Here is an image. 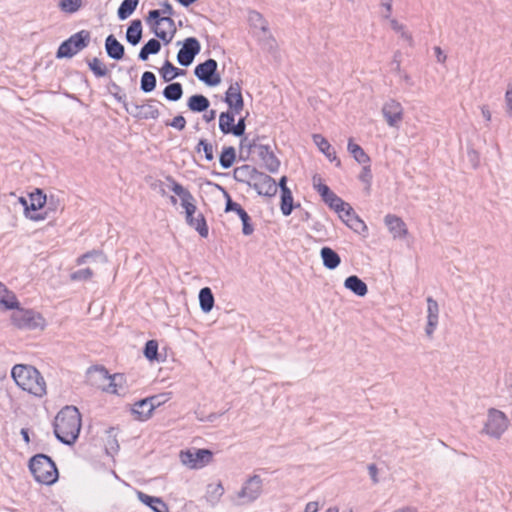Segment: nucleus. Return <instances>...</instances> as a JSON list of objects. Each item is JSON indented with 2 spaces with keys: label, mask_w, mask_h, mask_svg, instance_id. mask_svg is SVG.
Segmentation results:
<instances>
[{
  "label": "nucleus",
  "mask_w": 512,
  "mask_h": 512,
  "mask_svg": "<svg viewBox=\"0 0 512 512\" xmlns=\"http://www.w3.org/2000/svg\"><path fill=\"white\" fill-rule=\"evenodd\" d=\"M54 434L63 444L73 445L81 430V414L75 406H65L55 417Z\"/></svg>",
  "instance_id": "1"
},
{
  "label": "nucleus",
  "mask_w": 512,
  "mask_h": 512,
  "mask_svg": "<svg viewBox=\"0 0 512 512\" xmlns=\"http://www.w3.org/2000/svg\"><path fill=\"white\" fill-rule=\"evenodd\" d=\"M16 385L27 393L42 398L47 394V385L42 374L32 365L16 364L11 370Z\"/></svg>",
  "instance_id": "2"
},
{
  "label": "nucleus",
  "mask_w": 512,
  "mask_h": 512,
  "mask_svg": "<svg viewBox=\"0 0 512 512\" xmlns=\"http://www.w3.org/2000/svg\"><path fill=\"white\" fill-rule=\"evenodd\" d=\"M29 469L35 480L41 484L52 485L58 479L55 462L45 454H36L29 461Z\"/></svg>",
  "instance_id": "3"
},
{
  "label": "nucleus",
  "mask_w": 512,
  "mask_h": 512,
  "mask_svg": "<svg viewBox=\"0 0 512 512\" xmlns=\"http://www.w3.org/2000/svg\"><path fill=\"white\" fill-rule=\"evenodd\" d=\"M262 491L263 480L259 475L254 474L245 480L239 491L230 496V500L235 506L248 505L256 501Z\"/></svg>",
  "instance_id": "4"
},
{
  "label": "nucleus",
  "mask_w": 512,
  "mask_h": 512,
  "mask_svg": "<svg viewBox=\"0 0 512 512\" xmlns=\"http://www.w3.org/2000/svg\"><path fill=\"white\" fill-rule=\"evenodd\" d=\"M510 421L506 414L496 408H489L487 411V420L481 431L493 439H500L508 430Z\"/></svg>",
  "instance_id": "5"
},
{
  "label": "nucleus",
  "mask_w": 512,
  "mask_h": 512,
  "mask_svg": "<svg viewBox=\"0 0 512 512\" xmlns=\"http://www.w3.org/2000/svg\"><path fill=\"white\" fill-rule=\"evenodd\" d=\"M91 34L88 30H81L63 41L56 52L58 59L71 58L89 45Z\"/></svg>",
  "instance_id": "6"
},
{
  "label": "nucleus",
  "mask_w": 512,
  "mask_h": 512,
  "mask_svg": "<svg viewBox=\"0 0 512 512\" xmlns=\"http://www.w3.org/2000/svg\"><path fill=\"white\" fill-rule=\"evenodd\" d=\"M12 323L19 329H43L45 319L38 312L31 309L17 308L11 315Z\"/></svg>",
  "instance_id": "7"
},
{
  "label": "nucleus",
  "mask_w": 512,
  "mask_h": 512,
  "mask_svg": "<svg viewBox=\"0 0 512 512\" xmlns=\"http://www.w3.org/2000/svg\"><path fill=\"white\" fill-rule=\"evenodd\" d=\"M180 460L190 469H201L213 460V453L208 449H188L180 452Z\"/></svg>",
  "instance_id": "8"
},
{
  "label": "nucleus",
  "mask_w": 512,
  "mask_h": 512,
  "mask_svg": "<svg viewBox=\"0 0 512 512\" xmlns=\"http://www.w3.org/2000/svg\"><path fill=\"white\" fill-rule=\"evenodd\" d=\"M218 63L215 59L209 58L198 64L194 69L195 76L208 86H216L221 82L217 73Z\"/></svg>",
  "instance_id": "9"
},
{
  "label": "nucleus",
  "mask_w": 512,
  "mask_h": 512,
  "mask_svg": "<svg viewBox=\"0 0 512 512\" xmlns=\"http://www.w3.org/2000/svg\"><path fill=\"white\" fill-rule=\"evenodd\" d=\"M201 50L200 42L195 37H188L182 42V47L177 53V61L181 66L188 67L194 61Z\"/></svg>",
  "instance_id": "10"
},
{
  "label": "nucleus",
  "mask_w": 512,
  "mask_h": 512,
  "mask_svg": "<svg viewBox=\"0 0 512 512\" xmlns=\"http://www.w3.org/2000/svg\"><path fill=\"white\" fill-rule=\"evenodd\" d=\"M381 111L388 126L399 127L404 115V109L400 102L389 99L383 104Z\"/></svg>",
  "instance_id": "11"
},
{
  "label": "nucleus",
  "mask_w": 512,
  "mask_h": 512,
  "mask_svg": "<svg viewBox=\"0 0 512 512\" xmlns=\"http://www.w3.org/2000/svg\"><path fill=\"white\" fill-rule=\"evenodd\" d=\"M166 180L170 183L171 190L180 197L181 206L186 212H196V200L191 192L178 183L172 176H167Z\"/></svg>",
  "instance_id": "12"
},
{
  "label": "nucleus",
  "mask_w": 512,
  "mask_h": 512,
  "mask_svg": "<svg viewBox=\"0 0 512 512\" xmlns=\"http://www.w3.org/2000/svg\"><path fill=\"white\" fill-rule=\"evenodd\" d=\"M251 188L256 190L259 195L266 197H273L278 191L276 181L271 176L260 171L254 178Z\"/></svg>",
  "instance_id": "13"
},
{
  "label": "nucleus",
  "mask_w": 512,
  "mask_h": 512,
  "mask_svg": "<svg viewBox=\"0 0 512 512\" xmlns=\"http://www.w3.org/2000/svg\"><path fill=\"white\" fill-rule=\"evenodd\" d=\"M252 147L257 149L256 153L260 160L263 162L264 167L271 173L279 170L280 161L275 156L269 145L252 144Z\"/></svg>",
  "instance_id": "14"
},
{
  "label": "nucleus",
  "mask_w": 512,
  "mask_h": 512,
  "mask_svg": "<svg viewBox=\"0 0 512 512\" xmlns=\"http://www.w3.org/2000/svg\"><path fill=\"white\" fill-rule=\"evenodd\" d=\"M225 103L234 113H240L244 108V100L241 93V85L239 82L231 83L225 93Z\"/></svg>",
  "instance_id": "15"
},
{
  "label": "nucleus",
  "mask_w": 512,
  "mask_h": 512,
  "mask_svg": "<svg viewBox=\"0 0 512 512\" xmlns=\"http://www.w3.org/2000/svg\"><path fill=\"white\" fill-rule=\"evenodd\" d=\"M427 301V324L425 334L429 339L433 338V334L438 326L439 321V305L432 297H428Z\"/></svg>",
  "instance_id": "16"
},
{
  "label": "nucleus",
  "mask_w": 512,
  "mask_h": 512,
  "mask_svg": "<svg viewBox=\"0 0 512 512\" xmlns=\"http://www.w3.org/2000/svg\"><path fill=\"white\" fill-rule=\"evenodd\" d=\"M95 373L98 374L99 378L108 382L107 385L101 386L103 390L117 395L125 393V390L120 385L121 381L123 380L122 374H114L112 376L108 375V372L105 368L96 369Z\"/></svg>",
  "instance_id": "17"
},
{
  "label": "nucleus",
  "mask_w": 512,
  "mask_h": 512,
  "mask_svg": "<svg viewBox=\"0 0 512 512\" xmlns=\"http://www.w3.org/2000/svg\"><path fill=\"white\" fill-rule=\"evenodd\" d=\"M146 20L151 25L152 28L167 25L168 30L172 31V34L176 33L174 20L169 15L161 17L160 10H150Z\"/></svg>",
  "instance_id": "18"
},
{
  "label": "nucleus",
  "mask_w": 512,
  "mask_h": 512,
  "mask_svg": "<svg viewBox=\"0 0 512 512\" xmlns=\"http://www.w3.org/2000/svg\"><path fill=\"white\" fill-rule=\"evenodd\" d=\"M384 222L394 238H404L407 235L406 224L401 218L388 214L385 216Z\"/></svg>",
  "instance_id": "19"
},
{
  "label": "nucleus",
  "mask_w": 512,
  "mask_h": 512,
  "mask_svg": "<svg viewBox=\"0 0 512 512\" xmlns=\"http://www.w3.org/2000/svg\"><path fill=\"white\" fill-rule=\"evenodd\" d=\"M137 498L154 512H169L168 505L160 497L150 496L144 492L138 491Z\"/></svg>",
  "instance_id": "20"
},
{
  "label": "nucleus",
  "mask_w": 512,
  "mask_h": 512,
  "mask_svg": "<svg viewBox=\"0 0 512 512\" xmlns=\"http://www.w3.org/2000/svg\"><path fill=\"white\" fill-rule=\"evenodd\" d=\"M196 212H186V222L187 224L194 228L201 237L206 238L209 233V229L205 220V217L202 213H199L196 217L194 216Z\"/></svg>",
  "instance_id": "21"
},
{
  "label": "nucleus",
  "mask_w": 512,
  "mask_h": 512,
  "mask_svg": "<svg viewBox=\"0 0 512 512\" xmlns=\"http://www.w3.org/2000/svg\"><path fill=\"white\" fill-rule=\"evenodd\" d=\"M105 50L107 55L114 60H121L125 54L124 46L112 34L105 39Z\"/></svg>",
  "instance_id": "22"
},
{
  "label": "nucleus",
  "mask_w": 512,
  "mask_h": 512,
  "mask_svg": "<svg viewBox=\"0 0 512 512\" xmlns=\"http://www.w3.org/2000/svg\"><path fill=\"white\" fill-rule=\"evenodd\" d=\"M313 141L319 148V150L329 159L331 162H336V166H341V161L337 158L335 150L332 148L330 143L321 134H314Z\"/></svg>",
  "instance_id": "23"
},
{
  "label": "nucleus",
  "mask_w": 512,
  "mask_h": 512,
  "mask_svg": "<svg viewBox=\"0 0 512 512\" xmlns=\"http://www.w3.org/2000/svg\"><path fill=\"white\" fill-rule=\"evenodd\" d=\"M258 172L259 171L256 168L250 165H242L235 168L233 174L236 181L246 183L251 187Z\"/></svg>",
  "instance_id": "24"
},
{
  "label": "nucleus",
  "mask_w": 512,
  "mask_h": 512,
  "mask_svg": "<svg viewBox=\"0 0 512 512\" xmlns=\"http://www.w3.org/2000/svg\"><path fill=\"white\" fill-rule=\"evenodd\" d=\"M344 287L359 297H364L368 293L366 283L356 275L347 277L344 281Z\"/></svg>",
  "instance_id": "25"
},
{
  "label": "nucleus",
  "mask_w": 512,
  "mask_h": 512,
  "mask_svg": "<svg viewBox=\"0 0 512 512\" xmlns=\"http://www.w3.org/2000/svg\"><path fill=\"white\" fill-rule=\"evenodd\" d=\"M320 257L322 259L324 267L329 270L336 269L341 263V258L338 255V253L327 246L321 248Z\"/></svg>",
  "instance_id": "26"
},
{
  "label": "nucleus",
  "mask_w": 512,
  "mask_h": 512,
  "mask_svg": "<svg viewBox=\"0 0 512 512\" xmlns=\"http://www.w3.org/2000/svg\"><path fill=\"white\" fill-rule=\"evenodd\" d=\"M152 412L153 404H151L148 398L136 402L132 408V413L135 415V418L140 421H145L150 418Z\"/></svg>",
  "instance_id": "27"
},
{
  "label": "nucleus",
  "mask_w": 512,
  "mask_h": 512,
  "mask_svg": "<svg viewBox=\"0 0 512 512\" xmlns=\"http://www.w3.org/2000/svg\"><path fill=\"white\" fill-rule=\"evenodd\" d=\"M142 22L140 19L132 20L126 31V40L132 46L139 44L142 38Z\"/></svg>",
  "instance_id": "28"
},
{
  "label": "nucleus",
  "mask_w": 512,
  "mask_h": 512,
  "mask_svg": "<svg viewBox=\"0 0 512 512\" xmlns=\"http://www.w3.org/2000/svg\"><path fill=\"white\" fill-rule=\"evenodd\" d=\"M187 106L192 112L200 113L207 111L210 106V102L204 95L195 94L188 99Z\"/></svg>",
  "instance_id": "29"
},
{
  "label": "nucleus",
  "mask_w": 512,
  "mask_h": 512,
  "mask_svg": "<svg viewBox=\"0 0 512 512\" xmlns=\"http://www.w3.org/2000/svg\"><path fill=\"white\" fill-rule=\"evenodd\" d=\"M347 150L359 164L370 163V157L360 145L354 143L352 138L348 141Z\"/></svg>",
  "instance_id": "30"
},
{
  "label": "nucleus",
  "mask_w": 512,
  "mask_h": 512,
  "mask_svg": "<svg viewBox=\"0 0 512 512\" xmlns=\"http://www.w3.org/2000/svg\"><path fill=\"white\" fill-rule=\"evenodd\" d=\"M185 73V70L175 67L169 60H166L160 69L161 77L165 82H170Z\"/></svg>",
  "instance_id": "31"
},
{
  "label": "nucleus",
  "mask_w": 512,
  "mask_h": 512,
  "mask_svg": "<svg viewBox=\"0 0 512 512\" xmlns=\"http://www.w3.org/2000/svg\"><path fill=\"white\" fill-rule=\"evenodd\" d=\"M200 308L204 313H208L214 306V295L209 287H204L199 292Z\"/></svg>",
  "instance_id": "32"
},
{
  "label": "nucleus",
  "mask_w": 512,
  "mask_h": 512,
  "mask_svg": "<svg viewBox=\"0 0 512 512\" xmlns=\"http://www.w3.org/2000/svg\"><path fill=\"white\" fill-rule=\"evenodd\" d=\"M238 113H234V111H226L222 112L219 115V129L223 134H230L232 131V126H234L235 115Z\"/></svg>",
  "instance_id": "33"
},
{
  "label": "nucleus",
  "mask_w": 512,
  "mask_h": 512,
  "mask_svg": "<svg viewBox=\"0 0 512 512\" xmlns=\"http://www.w3.org/2000/svg\"><path fill=\"white\" fill-rule=\"evenodd\" d=\"M161 49V43L157 39H150L141 49L138 58L141 61H146L149 55L157 54Z\"/></svg>",
  "instance_id": "34"
},
{
  "label": "nucleus",
  "mask_w": 512,
  "mask_h": 512,
  "mask_svg": "<svg viewBox=\"0 0 512 512\" xmlns=\"http://www.w3.org/2000/svg\"><path fill=\"white\" fill-rule=\"evenodd\" d=\"M183 95V87L182 84L179 82H174L169 85H167L163 90V96L168 101H178L181 99Z\"/></svg>",
  "instance_id": "35"
},
{
  "label": "nucleus",
  "mask_w": 512,
  "mask_h": 512,
  "mask_svg": "<svg viewBox=\"0 0 512 512\" xmlns=\"http://www.w3.org/2000/svg\"><path fill=\"white\" fill-rule=\"evenodd\" d=\"M29 213H38L46 204V195L40 189H36V192L30 194L29 198Z\"/></svg>",
  "instance_id": "36"
},
{
  "label": "nucleus",
  "mask_w": 512,
  "mask_h": 512,
  "mask_svg": "<svg viewBox=\"0 0 512 512\" xmlns=\"http://www.w3.org/2000/svg\"><path fill=\"white\" fill-rule=\"evenodd\" d=\"M139 4V0H123L120 4L117 15L120 20H125L133 14Z\"/></svg>",
  "instance_id": "37"
},
{
  "label": "nucleus",
  "mask_w": 512,
  "mask_h": 512,
  "mask_svg": "<svg viewBox=\"0 0 512 512\" xmlns=\"http://www.w3.org/2000/svg\"><path fill=\"white\" fill-rule=\"evenodd\" d=\"M293 196L290 189H283L281 192L280 209L284 216H289L293 211Z\"/></svg>",
  "instance_id": "38"
},
{
  "label": "nucleus",
  "mask_w": 512,
  "mask_h": 512,
  "mask_svg": "<svg viewBox=\"0 0 512 512\" xmlns=\"http://www.w3.org/2000/svg\"><path fill=\"white\" fill-rule=\"evenodd\" d=\"M391 28L400 35V37L408 43L410 47L414 46L412 34L406 29L405 25L399 23L396 19H389Z\"/></svg>",
  "instance_id": "39"
},
{
  "label": "nucleus",
  "mask_w": 512,
  "mask_h": 512,
  "mask_svg": "<svg viewBox=\"0 0 512 512\" xmlns=\"http://www.w3.org/2000/svg\"><path fill=\"white\" fill-rule=\"evenodd\" d=\"M223 494H224V487L221 482L208 485L206 498L210 503H212V504L218 503Z\"/></svg>",
  "instance_id": "40"
},
{
  "label": "nucleus",
  "mask_w": 512,
  "mask_h": 512,
  "mask_svg": "<svg viewBox=\"0 0 512 512\" xmlns=\"http://www.w3.org/2000/svg\"><path fill=\"white\" fill-rule=\"evenodd\" d=\"M156 83H157V80H156V76L154 75V73H152L150 71H145L141 77L140 89L144 93L152 92L156 87Z\"/></svg>",
  "instance_id": "41"
},
{
  "label": "nucleus",
  "mask_w": 512,
  "mask_h": 512,
  "mask_svg": "<svg viewBox=\"0 0 512 512\" xmlns=\"http://www.w3.org/2000/svg\"><path fill=\"white\" fill-rule=\"evenodd\" d=\"M235 149L232 146L224 147L219 158V162L222 168H230L235 161Z\"/></svg>",
  "instance_id": "42"
},
{
  "label": "nucleus",
  "mask_w": 512,
  "mask_h": 512,
  "mask_svg": "<svg viewBox=\"0 0 512 512\" xmlns=\"http://www.w3.org/2000/svg\"><path fill=\"white\" fill-rule=\"evenodd\" d=\"M323 201L337 213L344 211L346 202H344L340 197H338L333 191L329 193Z\"/></svg>",
  "instance_id": "43"
},
{
  "label": "nucleus",
  "mask_w": 512,
  "mask_h": 512,
  "mask_svg": "<svg viewBox=\"0 0 512 512\" xmlns=\"http://www.w3.org/2000/svg\"><path fill=\"white\" fill-rule=\"evenodd\" d=\"M87 64H88L90 70L93 72V74L98 78L105 77L109 73L105 64L97 57L89 60L87 62Z\"/></svg>",
  "instance_id": "44"
},
{
  "label": "nucleus",
  "mask_w": 512,
  "mask_h": 512,
  "mask_svg": "<svg viewBox=\"0 0 512 512\" xmlns=\"http://www.w3.org/2000/svg\"><path fill=\"white\" fill-rule=\"evenodd\" d=\"M249 21L255 28H259L266 32L268 30V23L264 19L263 15L255 10L249 12Z\"/></svg>",
  "instance_id": "45"
},
{
  "label": "nucleus",
  "mask_w": 512,
  "mask_h": 512,
  "mask_svg": "<svg viewBox=\"0 0 512 512\" xmlns=\"http://www.w3.org/2000/svg\"><path fill=\"white\" fill-rule=\"evenodd\" d=\"M153 102L154 100L150 99L146 104L141 105V119H157L159 117V110L155 105L152 104Z\"/></svg>",
  "instance_id": "46"
},
{
  "label": "nucleus",
  "mask_w": 512,
  "mask_h": 512,
  "mask_svg": "<svg viewBox=\"0 0 512 512\" xmlns=\"http://www.w3.org/2000/svg\"><path fill=\"white\" fill-rule=\"evenodd\" d=\"M0 304L4 305L7 309L17 310V308H19V302L16 296L7 289L6 292L0 296Z\"/></svg>",
  "instance_id": "47"
},
{
  "label": "nucleus",
  "mask_w": 512,
  "mask_h": 512,
  "mask_svg": "<svg viewBox=\"0 0 512 512\" xmlns=\"http://www.w3.org/2000/svg\"><path fill=\"white\" fill-rule=\"evenodd\" d=\"M144 355L150 361L158 359V342L156 340H149L146 342Z\"/></svg>",
  "instance_id": "48"
},
{
  "label": "nucleus",
  "mask_w": 512,
  "mask_h": 512,
  "mask_svg": "<svg viewBox=\"0 0 512 512\" xmlns=\"http://www.w3.org/2000/svg\"><path fill=\"white\" fill-rule=\"evenodd\" d=\"M345 223L357 233L367 231L366 224L357 215L352 218L345 219Z\"/></svg>",
  "instance_id": "49"
},
{
  "label": "nucleus",
  "mask_w": 512,
  "mask_h": 512,
  "mask_svg": "<svg viewBox=\"0 0 512 512\" xmlns=\"http://www.w3.org/2000/svg\"><path fill=\"white\" fill-rule=\"evenodd\" d=\"M82 5V0H61L60 7L63 11L68 13H74Z\"/></svg>",
  "instance_id": "50"
},
{
  "label": "nucleus",
  "mask_w": 512,
  "mask_h": 512,
  "mask_svg": "<svg viewBox=\"0 0 512 512\" xmlns=\"http://www.w3.org/2000/svg\"><path fill=\"white\" fill-rule=\"evenodd\" d=\"M93 276V271L90 268H84L73 272L70 275L71 280L73 281H86L91 279Z\"/></svg>",
  "instance_id": "51"
},
{
  "label": "nucleus",
  "mask_w": 512,
  "mask_h": 512,
  "mask_svg": "<svg viewBox=\"0 0 512 512\" xmlns=\"http://www.w3.org/2000/svg\"><path fill=\"white\" fill-rule=\"evenodd\" d=\"M152 30H153V33L155 34V36L157 38H159L160 40H162L164 42V44H169L175 35V34H172V31L169 30V32H167L162 27H154V28H152Z\"/></svg>",
  "instance_id": "52"
},
{
  "label": "nucleus",
  "mask_w": 512,
  "mask_h": 512,
  "mask_svg": "<svg viewBox=\"0 0 512 512\" xmlns=\"http://www.w3.org/2000/svg\"><path fill=\"white\" fill-rule=\"evenodd\" d=\"M19 201L22 204V206L24 207V212H25L26 217H28L29 219H31L33 221H39V220L45 219V215H43L41 213H29V204H28L29 200H27L24 197H20Z\"/></svg>",
  "instance_id": "53"
},
{
  "label": "nucleus",
  "mask_w": 512,
  "mask_h": 512,
  "mask_svg": "<svg viewBox=\"0 0 512 512\" xmlns=\"http://www.w3.org/2000/svg\"><path fill=\"white\" fill-rule=\"evenodd\" d=\"M201 147L205 153L206 160L212 161L214 159L212 144L208 143L207 140H205V139H200L198 146H197L198 152L201 150Z\"/></svg>",
  "instance_id": "54"
},
{
  "label": "nucleus",
  "mask_w": 512,
  "mask_h": 512,
  "mask_svg": "<svg viewBox=\"0 0 512 512\" xmlns=\"http://www.w3.org/2000/svg\"><path fill=\"white\" fill-rule=\"evenodd\" d=\"M245 129V117H241L238 119L237 123L234 122V126H232V131L230 134H233L236 137H242L245 134Z\"/></svg>",
  "instance_id": "55"
},
{
  "label": "nucleus",
  "mask_w": 512,
  "mask_h": 512,
  "mask_svg": "<svg viewBox=\"0 0 512 512\" xmlns=\"http://www.w3.org/2000/svg\"><path fill=\"white\" fill-rule=\"evenodd\" d=\"M244 216L240 217L242 221V233L245 236H249L254 232V226L251 224V218L248 213H243Z\"/></svg>",
  "instance_id": "56"
},
{
  "label": "nucleus",
  "mask_w": 512,
  "mask_h": 512,
  "mask_svg": "<svg viewBox=\"0 0 512 512\" xmlns=\"http://www.w3.org/2000/svg\"><path fill=\"white\" fill-rule=\"evenodd\" d=\"M125 110L131 114L133 117L135 118H138V119H141L142 116V108H141V105L137 104V103H125Z\"/></svg>",
  "instance_id": "57"
},
{
  "label": "nucleus",
  "mask_w": 512,
  "mask_h": 512,
  "mask_svg": "<svg viewBox=\"0 0 512 512\" xmlns=\"http://www.w3.org/2000/svg\"><path fill=\"white\" fill-rule=\"evenodd\" d=\"M166 125L182 131L186 127V120L182 115H178L174 117L170 122H167Z\"/></svg>",
  "instance_id": "58"
},
{
  "label": "nucleus",
  "mask_w": 512,
  "mask_h": 512,
  "mask_svg": "<svg viewBox=\"0 0 512 512\" xmlns=\"http://www.w3.org/2000/svg\"><path fill=\"white\" fill-rule=\"evenodd\" d=\"M170 395H171V393H162V394H159V395H155V396L149 397L148 399L151 401V404H153V410L157 406H160L161 404H163L166 401H168L170 399Z\"/></svg>",
  "instance_id": "59"
},
{
  "label": "nucleus",
  "mask_w": 512,
  "mask_h": 512,
  "mask_svg": "<svg viewBox=\"0 0 512 512\" xmlns=\"http://www.w3.org/2000/svg\"><path fill=\"white\" fill-rule=\"evenodd\" d=\"M252 144H258L256 139L249 140L247 137H243L240 141V150L243 152V150L246 148L247 153H256L257 149L252 147Z\"/></svg>",
  "instance_id": "60"
},
{
  "label": "nucleus",
  "mask_w": 512,
  "mask_h": 512,
  "mask_svg": "<svg viewBox=\"0 0 512 512\" xmlns=\"http://www.w3.org/2000/svg\"><path fill=\"white\" fill-rule=\"evenodd\" d=\"M505 110L509 117L512 116V83L508 85L505 92Z\"/></svg>",
  "instance_id": "61"
},
{
  "label": "nucleus",
  "mask_w": 512,
  "mask_h": 512,
  "mask_svg": "<svg viewBox=\"0 0 512 512\" xmlns=\"http://www.w3.org/2000/svg\"><path fill=\"white\" fill-rule=\"evenodd\" d=\"M363 168H362V171L359 175V179L367 184L368 186H370L371 184V180H372V173H371V169H370V165L369 163L368 164H363Z\"/></svg>",
  "instance_id": "62"
},
{
  "label": "nucleus",
  "mask_w": 512,
  "mask_h": 512,
  "mask_svg": "<svg viewBox=\"0 0 512 512\" xmlns=\"http://www.w3.org/2000/svg\"><path fill=\"white\" fill-rule=\"evenodd\" d=\"M318 181H320V179H318ZM313 185H314V188L317 190V192L322 197V199L325 198L327 195H329V193L331 192V189L326 184H323L321 182L317 183L316 177L313 178Z\"/></svg>",
  "instance_id": "63"
},
{
  "label": "nucleus",
  "mask_w": 512,
  "mask_h": 512,
  "mask_svg": "<svg viewBox=\"0 0 512 512\" xmlns=\"http://www.w3.org/2000/svg\"><path fill=\"white\" fill-rule=\"evenodd\" d=\"M368 473L370 475V478L374 484H377L379 482L378 479V468L376 464L372 463L368 465Z\"/></svg>",
  "instance_id": "64"
}]
</instances>
